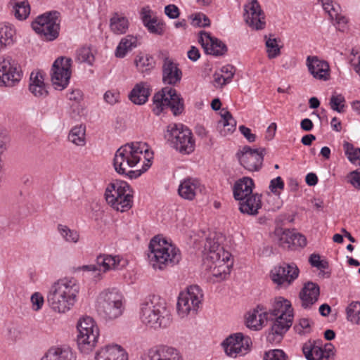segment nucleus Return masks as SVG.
Instances as JSON below:
<instances>
[{"label":"nucleus","instance_id":"nucleus-1","mask_svg":"<svg viewBox=\"0 0 360 360\" xmlns=\"http://www.w3.org/2000/svg\"><path fill=\"white\" fill-rule=\"evenodd\" d=\"M153 152L145 142H131L120 147L115 153V170L130 179H136L152 165Z\"/></svg>","mask_w":360,"mask_h":360},{"label":"nucleus","instance_id":"nucleus-2","mask_svg":"<svg viewBox=\"0 0 360 360\" xmlns=\"http://www.w3.org/2000/svg\"><path fill=\"white\" fill-rule=\"evenodd\" d=\"M203 266L207 276L212 282L226 279L233 266L231 253L220 245L219 237L211 233L205 243Z\"/></svg>","mask_w":360,"mask_h":360},{"label":"nucleus","instance_id":"nucleus-3","mask_svg":"<svg viewBox=\"0 0 360 360\" xmlns=\"http://www.w3.org/2000/svg\"><path fill=\"white\" fill-rule=\"evenodd\" d=\"M80 285L73 277H64L50 286L46 300L48 304L56 314H65L75 306L79 300Z\"/></svg>","mask_w":360,"mask_h":360},{"label":"nucleus","instance_id":"nucleus-4","mask_svg":"<svg viewBox=\"0 0 360 360\" xmlns=\"http://www.w3.org/2000/svg\"><path fill=\"white\" fill-rule=\"evenodd\" d=\"M139 318L146 326L157 330L166 328L172 323V315L166 300L153 295L140 306Z\"/></svg>","mask_w":360,"mask_h":360},{"label":"nucleus","instance_id":"nucleus-5","mask_svg":"<svg viewBox=\"0 0 360 360\" xmlns=\"http://www.w3.org/2000/svg\"><path fill=\"white\" fill-rule=\"evenodd\" d=\"M181 259L179 249L162 236H154L148 245V260L155 271H164L177 264Z\"/></svg>","mask_w":360,"mask_h":360},{"label":"nucleus","instance_id":"nucleus-6","mask_svg":"<svg viewBox=\"0 0 360 360\" xmlns=\"http://www.w3.org/2000/svg\"><path fill=\"white\" fill-rule=\"evenodd\" d=\"M105 198L113 210L127 212L133 205L134 191L127 181L113 180L105 188Z\"/></svg>","mask_w":360,"mask_h":360},{"label":"nucleus","instance_id":"nucleus-7","mask_svg":"<svg viewBox=\"0 0 360 360\" xmlns=\"http://www.w3.org/2000/svg\"><path fill=\"white\" fill-rule=\"evenodd\" d=\"M97 312L105 319L114 320L124 311V298L117 290L105 289L99 292L95 301Z\"/></svg>","mask_w":360,"mask_h":360},{"label":"nucleus","instance_id":"nucleus-8","mask_svg":"<svg viewBox=\"0 0 360 360\" xmlns=\"http://www.w3.org/2000/svg\"><path fill=\"white\" fill-rule=\"evenodd\" d=\"M204 297L202 290L197 285H192L181 291L177 297L176 314L181 319L195 315Z\"/></svg>","mask_w":360,"mask_h":360},{"label":"nucleus","instance_id":"nucleus-9","mask_svg":"<svg viewBox=\"0 0 360 360\" xmlns=\"http://www.w3.org/2000/svg\"><path fill=\"white\" fill-rule=\"evenodd\" d=\"M165 136L172 147L181 153L190 154L195 150V141L193 134L182 124H169Z\"/></svg>","mask_w":360,"mask_h":360},{"label":"nucleus","instance_id":"nucleus-10","mask_svg":"<svg viewBox=\"0 0 360 360\" xmlns=\"http://www.w3.org/2000/svg\"><path fill=\"white\" fill-rule=\"evenodd\" d=\"M167 108H169L174 115L181 114L184 110L182 98L171 86L164 87L153 98V111L155 115H159Z\"/></svg>","mask_w":360,"mask_h":360},{"label":"nucleus","instance_id":"nucleus-11","mask_svg":"<svg viewBox=\"0 0 360 360\" xmlns=\"http://www.w3.org/2000/svg\"><path fill=\"white\" fill-rule=\"evenodd\" d=\"M22 77V68L15 59L8 55L0 56V86L13 87Z\"/></svg>","mask_w":360,"mask_h":360},{"label":"nucleus","instance_id":"nucleus-12","mask_svg":"<svg viewBox=\"0 0 360 360\" xmlns=\"http://www.w3.org/2000/svg\"><path fill=\"white\" fill-rule=\"evenodd\" d=\"M58 13L56 11L44 13L32 23L33 30L44 36L48 41H53L58 36Z\"/></svg>","mask_w":360,"mask_h":360},{"label":"nucleus","instance_id":"nucleus-13","mask_svg":"<svg viewBox=\"0 0 360 360\" xmlns=\"http://www.w3.org/2000/svg\"><path fill=\"white\" fill-rule=\"evenodd\" d=\"M300 270L295 263L275 266L269 273L272 282L279 288H287L298 278Z\"/></svg>","mask_w":360,"mask_h":360},{"label":"nucleus","instance_id":"nucleus-14","mask_svg":"<svg viewBox=\"0 0 360 360\" xmlns=\"http://www.w3.org/2000/svg\"><path fill=\"white\" fill-rule=\"evenodd\" d=\"M72 60L60 57L56 59L51 68V82L56 90H63L69 84L71 77Z\"/></svg>","mask_w":360,"mask_h":360},{"label":"nucleus","instance_id":"nucleus-15","mask_svg":"<svg viewBox=\"0 0 360 360\" xmlns=\"http://www.w3.org/2000/svg\"><path fill=\"white\" fill-rule=\"evenodd\" d=\"M244 20L252 30H261L266 27V16L257 0H252L244 6Z\"/></svg>","mask_w":360,"mask_h":360},{"label":"nucleus","instance_id":"nucleus-16","mask_svg":"<svg viewBox=\"0 0 360 360\" xmlns=\"http://www.w3.org/2000/svg\"><path fill=\"white\" fill-rule=\"evenodd\" d=\"M240 164L250 172L258 171L262 165L264 155L262 150L244 146L237 153Z\"/></svg>","mask_w":360,"mask_h":360},{"label":"nucleus","instance_id":"nucleus-17","mask_svg":"<svg viewBox=\"0 0 360 360\" xmlns=\"http://www.w3.org/2000/svg\"><path fill=\"white\" fill-rule=\"evenodd\" d=\"M306 66L309 73L316 80L326 82L330 78V68L328 63L316 56H308Z\"/></svg>","mask_w":360,"mask_h":360},{"label":"nucleus","instance_id":"nucleus-18","mask_svg":"<svg viewBox=\"0 0 360 360\" xmlns=\"http://www.w3.org/2000/svg\"><path fill=\"white\" fill-rule=\"evenodd\" d=\"M141 360H184V359L176 348L167 345H158L143 354Z\"/></svg>","mask_w":360,"mask_h":360},{"label":"nucleus","instance_id":"nucleus-19","mask_svg":"<svg viewBox=\"0 0 360 360\" xmlns=\"http://www.w3.org/2000/svg\"><path fill=\"white\" fill-rule=\"evenodd\" d=\"M95 360H129V355L122 345L112 343L98 349L94 356Z\"/></svg>","mask_w":360,"mask_h":360},{"label":"nucleus","instance_id":"nucleus-20","mask_svg":"<svg viewBox=\"0 0 360 360\" xmlns=\"http://www.w3.org/2000/svg\"><path fill=\"white\" fill-rule=\"evenodd\" d=\"M198 41L207 54L221 56L227 51L225 44L209 32H200Z\"/></svg>","mask_w":360,"mask_h":360},{"label":"nucleus","instance_id":"nucleus-21","mask_svg":"<svg viewBox=\"0 0 360 360\" xmlns=\"http://www.w3.org/2000/svg\"><path fill=\"white\" fill-rule=\"evenodd\" d=\"M179 65L172 58H166L162 64V82L165 84L175 86L182 78Z\"/></svg>","mask_w":360,"mask_h":360},{"label":"nucleus","instance_id":"nucleus-22","mask_svg":"<svg viewBox=\"0 0 360 360\" xmlns=\"http://www.w3.org/2000/svg\"><path fill=\"white\" fill-rule=\"evenodd\" d=\"M269 313L262 305H258L255 309L248 311L245 315V325L252 330H260L268 321Z\"/></svg>","mask_w":360,"mask_h":360},{"label":"nucleus","instance_id":"nucleus-23","mask_svg":"<svg viewBox=\"0 0 360 360\" xmlns=\"http://www.w3.org/2000/svg\"><path fill=\"white\" fill-rule=\"evenodd\" d=\"M77 338H98L100 329L96 321L87 315L79 318L76 323Z\"/></svg>","mask_w":360,"mask_h":360},{"label":"nucleus","instance_id":"nucleus-24","mask_svg":"<svg viewBox=\"0 0 360 360\" xmlns=\"http://www.w3.org/2000/svg\"><path fill=\"white\" fill-rule=\"evenodd\" d=\"M203 186L200 181L195 178H186L180 181L178 187L179 196L185 200H193L195 196L200 193Z\"/></svg>","mask_w":360,"mask_h":360},{"label":"nucleus","instance_id":"nucleus-25","mask_svg":"<svg viewBox=\"0 0 360 360\" xmlns=\"http://www.w3.org/2000/svg\"><path fill=\"white\" fill-rule=\"evenodd\" d=\"M97 264L103 269L104 271L110 270H120L128 264V260L120 255L103 254L97 257Z\"/></svg>","mask_w":360,"mask_h":360},{"label":"nucleus","instance_id":"nucleus-26","mask_svg":"<svg viewBox=\"0 0 360 360\" xmlns=\"http://www.w3.org/2000/svg\"><path fill=\"white\" fill-rule=\"evenodd\" d=\"M40 360H77V354L68 345H56L49 347Z\"/></svg>","mask_w":360,"mask_h":360},{"label":"nucleus","instance_id":"nucleus-27","mask_svg":"<svg viewBox=\"0 0 360 360\" xmlns=\"http://www.w3.org/2000/svg\"><path fill=\"white\" fill-rule=\"evenodd\" d=\"M269 315L276 318L282 317L284 319H293V309L291 302L283 297H277L272 302L271 308L268 311Z\"/></svg>","mask_w":360,"mask_h":360},{"label":"nucleus","instance_id":"nucleus-28","mask_svg":"<svg viewBox=\"0 0 360 360\" xmlns=\"http://www.w3.org/2000/svg\"><path fill=\"white\" fill-rule=\"evenodd\" d=\"M44 76V73L40 70H34L31 72L29 90L37 97H44L48 94Z\"/></svg>","mask_w":360,"mask_h":360},{"label":"nucleus","instance_id":"nucleus-29","mask_svg":"<svg viewBox=\"0 0 360 360\" xmlns=\"http://www.w3.org/2000/svg\"><path fill=\"white\" fill-rule=\"evenodd\" d=\"M250 339H225L221 346L225 353L232 357L238 354H245L250 349L249 340Z\"/></svg>","mask_w":360,"mask_h":360},{"label":"nucleus","instance_id":"nucleus-30","mask_svg":"<svg viewBox=\"0 0 360 360\" xmlns=\"http://www.w3.org/2000/svg\"><path fill=\"white\" fill-rule=\"evenodd\" d=\"M151 10L148 7H144L141 9V17L143 25L151 34L162 35L165 30V24L158 20L157 18L152 17Z\"/></svg>","mask_w":360,"mask_h":360},{"label":"nucleus","instance_id":"nucleus-31","mask_svg":"<svg viewBox=\"0 0 360 360\" xmlns=\"http://www.w3.org/2000/svg\"><path fill=\"white\" fill-rule=\"evenodd\" d=\"M16 30L13 25L0 23V52L6 51L15 44Z\"/></svg>","mask_w":360,"mask_h":360},{"label":"nucleus","instance_id":"nucleus-32","mask_svg":"<svg viewBox=\"0 0 360 360\" xmlns=\"http://www.w3.org/2000/svg\"><path fill=\"white\" fill-rule=\"evenodd\" d=\"M261 207V195L257 193H252L239 200V210L243 214L256 215Z\"/></svg>","mask_w":360,"mask_h":360},{"label":"nucleus","instance_id":"nucleus-33","mask_svg":"<svg viewBox=\"0 0 360 360\" xmlns=\"http://www.w3.org/2000/svg\"><path fill=\"white\" fill-rule=\"evenodd\" d=\"M319 294L318 285L311 282L306 283L300 295L302 306L307 308L314 304L318 300Z\"/></svg>","mask_w":360,"mask_h":360},{"label":"nucleus","instance_id":"nucleus-34","mask_svg":"<svg viewBox=\"0 0 360 360\" xmlns=\"http://www.w3.org/2000/svg\"><path fill=\"white\" fill-rule=\"evenodd\" d=\"M254 182L251 178L243 177L236 181L233 186V196L236 200H240L252 194Z\"/></svg>","mask_w":360,"mask_h":360},{"label":"nucleus","instance_id":"nucleus-35","mask_svg":"<svg viewBox=\"0 0 360 360\" xmlns=\"http://www.w3.org/2000/svg\"><path fill=\"white\" fill-rule=\"evenodd\" d=\"M236 121L233 117L231 114L225 110L221 112V119L217 123V129L220 134L226 136L231 134L236 129Z\"/></svg>","mask_w":360,"mask_h":360},{"label":"nucleus","instance_id":"nucleus-36","mask_svg":"<svg viewBox=\"0 0 360 360\" xmlns=\"http://www.w3.org/2000/svg\"><path fill=\"white\" fill-rule=\"evenodd\" d=\"M149 86L146 82L136 84L129 94L130 101L136 105H143L148 99Z\"/></svg>","mask_w":360,"mask_h":360},{"label":"nucleus","instance_id":"nucleus-37","mask_svg":"<svg viewBox=\"0 0 360 360\" xmlns=\"http://www.w3.org/2000/svg\"><path fill=\"white\" fill-rule=\"evenodd\" d=\"M139 39L134 35H127L118 44L115 55L117 58H124L129 51L139 46Z\"/></svg>","mask_w":360,"mask_h":360},{"label":"nucleus","instance_id":"nucleus-38","mask_svg":"<svg viewBox=\"0 0 360 360\" xmlns=\"http://www.w3.org/2000/svg\"><path fill=\"white\" fill-rule=\"evenodd\" d=\"M280 242L282 245L286 244L288 248H290L291 245L302 248L306 245L307 239L304 236L300 233H292L289 230H285L280 237Z\"/></svg>","mask_w":360,"mask_h":360},{"label":"nucleus","instance_id":"nucleus-39","mask_svg":"<svg viewBox=\"0 0 360 360\" xmlns=\"http://www.w3.org/2000/svg\"><path fill=\"white\" fill-rule=\"evenodd\" d=\"M12 13L16 19L24 20L30 14V5L27 0H11Z\"/></svg>","mask_w":360,"mask_h":360},{"label":"nucleus","instance_id":"nucleus-40","mask_svg":"<svg viewBox=\"0 0 360 360\" xmlns=\"http://www.w3.org/2000/svg\"><path fill=\"white\" fill-rule=\"evenodd\" d=\"M57 231L60 237L67 243L77 244L79 242L80 234L77 230L60 224L57 226Z\"/></svg>","mask_w":360,"mask_h":360},{"label":"nucleus","instance_id":"nucleus-41","mask_svg":"<svg viewBox=\"0 0 360 360\" xmlns=\"http://www.w3.org/2000/svg\"><path fill=\"white\" fill-rule=\"evenodd\" d=\"M86 127L82 124L72 127L68 134V139L76 146H83L86 143Z\"/></svg>","mask_w":360,"mask_h":360},{"label":"nucleus","instance_id":"nucleus-42","mask_svg":"<svg viewBox=\"0 0 360 360\" xmlns=\"http://www.w3.org/2000/svg\"><path fill=\"white\" fill-rule=\"evenodd\" d=\"M110 27L115 34H124L128 30L129 21L127 18L115 14L110 19Z\"/></svg>","mask_w":360,"mask_h":360},{"label":"nucleus","instance_id":"nucleus-43","mask_svg":"<svg viewBox=\"0 0 360 360\" xmlns=\"http://www.w3.org/2000/svg\"><path fill=\"white\" fill-rule=\"evenodd\" d=\"M292 321L293 319L276 318L271 328V334L283 336L292 326Z\"/></svg>","mask_w":360,"mask_h":360},{"label":"nucleus","instance_id":"nucleus-44","mask_svg":"<svg viewBox=\"0 0 360 360\" xmlns=\"http://www.w3.org/2000/svg\"><path fill=\"white\" fill-rule=\"evenodd\" d=\"M343 150L350 162L360 166V148L347 141L343 143Z\"/></svg>","mask_w":360,"mask_h":360},{"label":"nucleus","instance_id":"nucleus-45","mask_svg":"<svg viewBox=\"0 0 360 360\" xmlns=\"http://www.w3.org/2000/svg\"><path fill=\"white\" fill-rule=\"evenodd\" d=\"M266 53L269 58H275L281 53V46L278 39L272 36L265 37Z\"/></svg>","mask_w":360,"mask_h":360},{"label":"nucleus","instance_id":"nucleus-46","mask_svg":"<svg viewBox=\"0 0 360 360\" xmlns=\"http://www.w3.org/2000/svg\"><path fill=\"white\" fill-rule=\"evenodd\" d=\"M98 339H77V348L83 354H91L96 347Z\"/></svg>","mask_w":360,"mask_h":360},{"label":"nucleus","instance_id":"nucleus-47","mask_svg":"<svg viewBox=\"0 0 360 360\" xmlns=\"http://www.w3.org/2000/svg\"><path fill=\"white\" fill-rule=\"evenodd\" d=\"M347 319L360 325V302H352L347 307Z\"/></svg>","mask_w":360,"mask_h":360},{"label":"nucleus","instance_id":"nucleus-48","mask_svg":"<svg viewBox=\"0 0 360 360\" xmlns=\"http://www.w3.org/2000/svg\"><path fill=\"white\" fill-rule=\"evenodd\" d=\"M76 59L80 63H85L92 65L95 58L89 47H82L77 51Z\"/></svg>","mask_w":360,"mask_h":360},{"label":"nucleus","instance_id":"nucleus-49","mask_svg":"<svg viewBox=\"0 0 360 360\" xmlns=\"http://www.w3.org/2000/svg\"><path fill=\"white\" fill-rule=\"evenodd\" d=\"M83 271L86 276L91 277L95 280L101 278V270L94 264L83 265L74 269V272Z\"/></svg>","mask_w":360,"mask_h":360},{"label":"nucleus","instance_id":"nucleus-50","mask_svg":"<svg viewBox=\"0 0 360 360\" xmlns=\"http://www.w3.org/2000/svg\"><path fill=\"white\" fill-rule=\"evenodd\" d=\"M318 2L331 19H333L334 15H336L340 10L339 4L333 0H318Z\"/></svg>","mask_w":360,"mask_h":360},{"label":"nucleus","instance_id":"nucleus-51","mask_svg":"<svg viewBox=\"0 0 360 360\" xmlns=\"http://www.w3.org/2000/svg\"><path fill=\"white\" fill-rule=\"evenodd\" d=\"M345 98L342 94H334L331 96L329 105L331 109L338 112H342L346 107Z\"/></svg>","mask_w":360,"mask_h":360},{"label":"nucleus","instance_id":"nucleus-52","mask_svg":"<svg viewBox=\"0 0 360 360\" xmlns=\"http://www.w3.org/2000/svg\"><path fill=\"white\" fill-rule=\"evenodd\" d=\"M189 19L191 20V25L195 27H208L210 25V20L208 17L201 12L191 14L189 16Z\"/></svg>","mask_w":360,"mask_h":360},{"label":"nucleus","instance_id":"nucleus-53","mask_svg":"<svg viewBox=\"0 0 360 360\" xmlns=\"http://www.w3.org/2000/svg\"><path fill=\"white\" fill-rule=\"evenodd\" d=\"M284 186V181L282 178L281 176H277L276 178L271 180L269 188L272 193L278 197L281 195V191H283Z\"/></svg>","mask_w":360,"mask_h":360},{"label":"nucleus","instance_id":"nucleus-54","mask_svg":"<svg viewBox=\"0 0 360 360\" xmlns=\"http://www.w3.org/2000/svg\"><path fill=\"white\" fill-rule=\"evenodd\" d=\"M32 309L34 311L41 310L44 304V297L39 292H34L30 297Z\"/></svg>","mask_w":360,"mask_h":360},{"label":"nucleus","instance_id":"nucleus-55","mask_svg":"<svg viewBox=\"0 0 360 360\" xmlns=\"http://www.w3.org/2000/svg\"><path fill=\"white\" fill-rule=\"evenodd\" d=\"M105 102L110 105H113L120 101V93L117 89H110L105 91L103 95Z\"/></svg>","mask_w":360,"mask_h":360},{"label":"nucleus","instance_id":"nucleus-56","mask_svg":"<svg viewBox=\"0 0 360 360\" xmlns=\"http://www.w3.org/2000/svg\"><path fill=\"white\" fill-rule=\"evenodd\" d=\"M337 29L340 32H345L348 29L349 18L344 15L337 13L333 19Z\"/></svg>","mask_w":360,"mask_h":360},{"label":"nucleus","instance_id":"nucleus-57","mask_svg":"<svg viewBox=\"0 0 360 360\" xmlns=\"http://www.w3.org/2000/svg\"><path fill=\"white\" fill-rule=\"evenodd\" d=\"M300 335H307L311 331V321L307 319H300L299 323L295 327Z\"/></svg>","mask_w":360,"mask_h":360},{"label":"nucleus","instance_id":"nucleus-58","mask_svg":"<svg viewBox=\"0 0 360 360\" xmlns=\"http://www.w3.org/2000/svg\"><path fill=\"white\" fill-rule=\"evenodd\" d=\"M264 360H286V356L281 349H272L265 352Z\"/></svg>","mask_w":360,"mask_h":360},{"label":"nucleus","instance_id":"nucleus-59","mask_svg":"<svg viewBox=\"0 0 360 360\" xmlns=\"http://www.w3.org/2000/svg\"><path fill=\"white\" fill-rule=\"evenodd\" d=\"M231 81V74L224 75L221 72H217L214 75V82L217 86H223Z\"/></svg>","mask_w":360,"mask_h":360},{"label":"nucleus","instance_id":"nucleus-60","mask_svg":"<svg viewBox=\"0 0 360 360\" xmlns=\"http://www.w3.org/2000/svg\"><path fill=\"white\" fill-rule=\"evenodd\" d=\"M165 13L171 19H176L179 16V9L174 4H169L165 7Z\"/></svg>","mask_w":360,"mask_h":360},{"label":"nucleus","instance_id":"nucleus-61","mask_svg":"<svg viewBox=\"0 0 360 360\" xmlns=\"http://www.w3.org/2000/svg\"><path fill=\"white\" fill-rule=\"evenodd\" d=\"M309 263L312 266L316 267L319 269H323L326 267V263L321 260L319 255L312 254L309 257Z\"/></svg>","mask_w":360,"mask_h":360},{"label":"nucleus","instance_id":"nucleus-62","mask_svg":"<svg viewBox=\"0 0 360 360\" xmlns=\"http://www.w3.org/2000/svg\"><path fill=\"white\" fill-rule=\"evenodd\" d=\"M315 349V347L313 344H311L310 342L308 343H306L302 347V352L304 354L305 358L307 360H315L312 352Z\"/></svg>","mask_w":360,"mask_h":360},{"label":"nucleus","instance_id":"nucleus-63","mask_svg":"<svg viewBox=\"0 0 360 360\" xmlns=\"http://www.w3.org/2000/svg\"><path fill=\"white\" fill-rule=\"evenodd\" d=\"M349 181L355 188H360V172L354 171L349 174Z\"/></svg>","mask_w":360,"mask_h":360},{"label":"nucleus","instance_id":"nucleus-64","mask_svg":"<svg viewBox=\"0 0 360 360\" xmlns=\"http://www.w3.org/2000/svg\"><path fill=\"white\" fill-rule=\"evenodd\" d=\"M351 64L355 72L360 77V52L353 55L351 58Z\"/></svg>","mask_w":360,"mask_h":360}]
</instances>
